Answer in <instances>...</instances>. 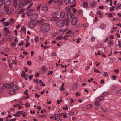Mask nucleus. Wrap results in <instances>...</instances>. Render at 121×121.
I'll use <instances>...</instances> for the list:
<instances>
[{"instance_id":"nucleus-28","label":"nucleus","mask_w":121,"mask_h":121,"mask_svg":"<svg viewBox=\"0 0 121 121\" xmlns=\"http://www.w3.org/2000/svg\"><path fill=\"white\" fill-rule=\"evenodd\" d=\"M101 109L102 111L104 112H108V111L107 110L106 108H104L102 107H101Z\"/></svg>"},{"instance_id":"nucleus-38","label":"nucleus","mask_w":121,"mask_h":121,"mask_svg":"<svg viewBox=\"0 0 121 121\" xmlns=\"http://www.w3.org/2000/svg\"><path fill=\"white\" fill-rule=\"evenodd\" d=\"M41 4H40L37 6V10L38 11H39L40 9V7L41 6Z\"/></svg>"},{"instance_id":"nucleus-63","label":"nucleus","mask_w":121,"mask_h":121,"mask_svg":"<svg viewBox=\"0 0 121 121\" xmlns=\"http://www.w3.org/2000/svg\"><path fill=\"white\" fill-rule=\"evenodd\" d=\"M53 2V0H50L48 1V3L49 4H51Z\"/></svg>"},{"instance_id":"nucleus-15","label":"nucleus","mask_w":121,"mask_h":121,"mask_svg":"<svg viewBox=\"0 0 121 121\" xmlns=\"http://www.w3.org/2000/svg\"><path fill=\"white\" fill-rule=\"evenodd\" d=\"M23 111H17V116L18 117H20V116L23 113Z\"/></svg>"},{"instance_id":"nucleus-14","label":"nucleus","mask_w":121,"mask_h":121,"mask_svg":"<svg viewBox=\"0 0 121 121\" xmlns=\"http://www.w3.org/2000/svg\"><path fill=\"white\" fill-rule=\"evenodd\" d=\"M90 5L92 7H93L96 6V4L95 1L92 2L90 3Z\"/></svg>"},{"instance_id":"nucleus-44","label":"nucleus","mask_w":121,"mask_h":121,"mask_svg":"<svg viewBox=\"0 0 121 121\" xmlns=\"http://www.w3.org/2000/svg\"><path fill=\"white\" fill-rule=\"evenodd\" d=\"M116 92L118 94H121V89L117 91Z\"/></svg>"},{"instance_id":"nucleus-6","label":"nucleus","mask_w":121,"mask_h":121,"mask_svg":"<svg viewBox=\"0 0 121 121\" xmlns=\"http://www.w3.org/2000/svg\"><path fill=\"white\" fill-rule=\"evenodd\" d=\"M66 34H68V35L69 37H70L73 36L74 35V33L73 32H71L70 30H69L67 32Z\"/></svg>"},{"instance_id":"nucleus-2","label":"nucleus","mask_w":121,"mask_h":121,"mask_svg":"<svg viewBox=\"0 0 121 121\" xmlns=\"http://www.w3.org/2000/svg\"><path fill=\"white\" fill-rule=\"evenodd\" d=\"M37 22L36 21H33L30 20L28 23L31 29L33 28L37 24Z\"/></svg>"},{"instance_id":"nucleus-61","label":"nucleus","mask_w":121,"mask_h":121,"mask_svg":"<svg viewBox=\"0 0 121 121\" xmlns=\"http://www.w3.org/2000/svg\"><path fill=\"white\" fill-rule=\"evenodd\" d=\"M39 73H37L36 74H35V77H37L39 76Z\"/></svg>"},{"instance_id":"nucleus-16","label":"nucleus","mask_w":121,"mask_h":121,"mask_svg":"<svg viewBox=\"0 0 121 121\" xmlns=\"http://www.w3.org/2000/svg\"><path fill=\"white\" fill-rule=\"evenodd\" d=\"M5 88H11V86L9 84H3Z\"/></svg>"},{"instance_id":"nucleus-40","label":"nucleus","mask_w":121,"mask_h":121,"mask_svg":"<svg viewBox=\"0 0 121 121\" xmlns=\"http://www.w3.org/2000/svg\"><path fill=\"white\" fill-rule=\"evenodd\" d=\"M94 72L96 73H100V72L99 70H97L95 68H94Z\"/></svg>"},{"instance_id":"nucleus-32","label":"nucleus","mask_w":121,"mask_h":121,"mask_svg":"<svg viewBox=\"0 0 121 121\" xmlns=\"http://www.w3.org/2000/svg\"><path fill=\"white\" fill-rule=\"evenodd\" d=\"M97 14L100 15V17H102V15L101 14V11H97Z\"/></svg>"},{"instance_id":"nucleus-42","label":"nucleus","mask_w":121,"mask_h":121,"mask_svg":"<svg viewBox=\"0 0 121 121\" xmlns=\"http://www.w3.org/2000/svg\"><path fill=\"white\" fill-rule=\"evenodd\" d=\"M108 43H109V44L110 46H112L113 45V42L112 41H109Z\"/></svg>"},{"instance_id":"nucleus-22","label":"nucleus","mask_w":121,"mask_h":121,"mask_svg":"<svg viewBox=\"0 0 121 121\" xmlns=\"http://www.w3.org/2000/svg\"><path fill=\"white\" fill-rule=\"evenodd\" d=\"M65 9L66 10L67 12L69 13L71 11L70 10L71 9L70 8L68 7H67Z\"/></svg>"},{"instance_id":"nucleus-64","label":"nucleus","mask_w":121,"mask_h":121,"mask_svg":"<svg viewBox=\"0 0 121 121\" xmlns=\"http://www.w3.org/2000/svg\"><path fill=\"white\" fill-rule=\"evenodd\" d=\"M5 20V18H2L1 20H0V21L1 22H4Z\"/></svg>"},{"instance_id":"nucleus-49","label":"nucleus","mask_w":121,"mask_h":121,"mask_svg":"<svg viewBox=\"0 0 121 121\" xmlns=\"http://www.w3.org/2000/svg\"><path fill=\"white\" fill-rule=\"evenodd\" d=\"M39 82L41 86L42 85V84H43V83L42 82V81L41 80H39Z\"/></svg>"},{"instance_id":"nucleus-55","label":"nucleus","mask_w":121,"mask_h":121,"mask_svg":"<svg viewBox=\"0 0 121 121\" xmlns=\"http://www.w3.org/2000/svg\"><path fill=\"white\" fill-rule=\"evenodd\" d=\"M69 0H64V2L65 3L68 4L69 2Z\"/></svg>"},{"instance_id":"nucleus-39","label":"nucleus","mask_w":121,"mask_h":121,"mask_svg":"<svg viewBox=\"0 0 121 121\" xmlns=\"http://www.w3.org/2000/svg\"><path fill=\"white\" fill-rule=\"evenodd\" d=\"M42 69L43 71H46L47 69V68L45 66H43L42 67Z\"/></svg>"},{"instance_id":"nucleus-8","label":"nucleus","mask_w":121,"mask_h":121,"mask_svg":"<svg viewBox=\"0 0 121 121\" xmlns=\"http://www.w3.org/2000/svg\"><path fill=\"white\" fill-rule=\"evenodd\" d=\"M78 87V83L76 82L72 86V89L74 90H76Z\"/></svg>"},{"instance_id":"nucleus-59","label":"nucleus","mask_w":121,"mask_h":121,"mask_svg":"<svg viewBox=\"0 0 121 121\" xmlns=\"http://www.w3.org/2000/svg\"><path fill=\"white\" fill-rule=\"evenodd\" d=\"M24 44V43L23 41H21V43H19L18 44L19 45V46L23 45Z\"/></svg>"},{"instance_id":"nucleus-50","label":"nucleus","mask_w":121,"mask_h":121,"mask_svg":"<svg viewBox=\"0 0 121 121\" xmlns=\"http://www.w3.org/2000/svg\"><path fill=\"white\" fill-rule=\"evenodd\" d=\"M108 17H111L113 16L112 14V13H109L108 14Z\"/></svg>"},{"instance_id":"nucleus-57","label":"nucleus","mask_w":121,"mask_h":121,"mask_svg":"<svg viewBox=\"0 0 121 121\" xmlns=\"http://www.w3.org/2000/svg\"><path fill=\"white\" fill-rule=\"evenodd\" d=\"M72 10L73 11L74 13H75L76 12V9L75 8H73L72 9Z\"/></svg>"},{"instance_id":"nucleus-9","label":"nucleus","mask_w":121,"mask_h":121,"mask_svg":"<svg viewBox=\"0 0 121 121\" xmlns=\"http://www.w3.org/2000/svg\"><path fill=\"white\" fill-rule=\"evenodd\" d=\"M4 3L5 5L7 6L10 5L11 4L10 0H5L4 1Z\"/></svg>"},{"instance_id":"nucleus-35","label":"nucleus","mask_w":121,"mask_h":121,"mask_svg":"<svg viewBox=\"0 0 121 121\" xmlns=\"http://www.w3.org/2000/svg\"><path fill=\"white\" fill-rule=\"evenodd\" d=\"M109 93L108 92H104L103 93V95H108Z\"/></svg>"},{"instance_id":"nucleus-1","label":"nucleus","mask_w":121,"mask_h":121,"mask_svg":"<svg viewBox=\"0 0 121 121\" xmlns=\"http://www.w3.org/2000/svg\"><path fill=\"white\" fill-rule=\"evenodd\" d=\"M50 30L49 25L48 23H44L40 27V30L42 32H47Z\"/></svg>"},{"instance_id":"nucleus-53","label":"nucleus","mask_w":121,"mask_h":121,"mask_svg":"<svg viewBox=\"0 0 121 121\" xmlns=\"http://www.w3.org/2000/svg\"><path fill=\"white\" fill-rule=\"evenodd\" d=\"M112 77L113 78V80H115L117 77V76L115 75H113L112 76Z\"/></svg>"},{"instance_id":"nucleus-5","label":"nucleus","mask_w":121,"mask_h":121,"mask_svg":"<svg viewBox=\"0 0 121 121\" xmlns=\"http://www.w3.org/2000/svg\"><path fill=\"white\" fill-rule=\"evenodd\" d=\"M38 17V15L37 14L35 13L32 15L30 17V20L33 21H35V19Z\"/></svg>"},{"instance_id":"nucleus-54","label":"nucleus","mask_w":121,"mask_h":121,"mask_svg":"<svg viewBox=\"0 0 121 121\" xmlns=\"http://www.w3.org/2000/svg\"><path fill=\"white\" fill-rule=\"evenodd\" d=\"M110 38L111 39H112L114 38V36L112 35H110L109 36Z\"/></svg>"},{"instance_id":"nucleus-23","label":"nucleus","mask_w":121,"mask_h":121,"mask_svg":"<svg viewBox=\"0 0 121 121\" xmlns=\"http://www.w3.org/2000/svg\"><path fill=\"white\" fill-rule=\"evenodd\" d=\"M13 89L15 90H18V88L17 87V85L15 84H14L12 87Z\"/></svg>"},{"instance_id":"nucleus-52","label":"nucleus","mask_w":121,"mask_h":121,"mask_svg":"<svg viewBox=\"0 0 121 121\" xmlns=\"http://www.w3.org/2000/svg\"><path fill=\"white\" fill-rule=\"evenodd\" d=\"M14 82H12L10 83L9 84L11 86V87L12 86H13L14 85Z\"/></svg>"},{"instance_id":"nucleus-10","label":"nucleus","mask_w":121,"mask_h":121,"mask_svg":"<svg viewBox=\"0 0 121 121\" xmlns=\"http://www.w3.org/2000/svg\"><path fill=\"white\" fill-rule=\"evenodd\" d=\"M104 96L98 97L96 99V101L100 102L102 100H104Z\"/></svg>"},{"instance_id":"nucleus-13","label":"nucleus","mask_w":121,"mask_h":121,"mask_svg":"<svg viewBox=\"0 0 121 121\" xmlns=\"http://www.w3.org/2000/svg\"><path fill=\"white\" fill-rule=\"evenodd\" d=\"M62 0H53V1L55 3L58 2L59 5H61L62 3Z\"/></svg>"},{"instance_id":"nucleus-25","label":"nucleus","mask_w":121,"mask_h":121,"mask_svg":"<svg viewBox=\"0 0 121 121\" xmlns=\"http://www.w3.org/2000/svg\"><path fill=\"white\" fill-rule=\"evenodd\" d=\"M63 38V37L62 36H60L56 38V39L58 40H60L61 39Z\"/></svg>"},{"instance_id":"nucleus-7","label":"nucleus","mask_w":121,"mask_h":121,"mask_svg":"<svg viewBox=\"0 0 121 121\" xmlns=\"http://www.w3.org/2000/svg\"><path fill=\"white\" fill-rule=\"evenodd\" d=\"M77 17H75L72 19L71 23L73 25L76 24L77 23Z\"/></svg>"},{"instance_id":"nucleus-34","label":"nucleus","mask_w":121,"mask_h":121,"mask_svg":"<svg viewBox=\"0 0 121 121\" xmlns=\"http://www.w3.org/2000/svg\"><path fill=\"white\" fill-rule=\"evenodd\" d=\"M5 37L6 39L8 40L9 41H10L11 40V38H10L9 37V36L7 35L5 36Z\"/></svg>"},{"instance_id":"nucleus-51","label":"nucleus","mask_w":121,"mask_h":121,"mask_svg":"<svg viewBox=\"0 0 121 121\" xmlns=\"http://www.w3.org/2000/svg\"><path fill=\"white\" fill-rule=\"evenodd\" d=\"M27 64L28 65H30L31 64V62L30 61H28L27 62Z\"/></svg>"},{"instance_id":"nucleus-11","label":"nucleus","mask_w":121,"mask_h":121,"mask_svg":"<svg viewBox=\"0 0 121 121\" xmlns=\"http://www.w3.org/2000/svg\"><path fill=\"white\" fill-rule=\"evenodd\" d=\"M48 9V7L47 6H42V8H41V10L44 11H47Z\"/></svg>"},{"instance_id":"nucleus-18","label":"nucleus","mask_w":121,"mask_h":121,"mask_svg":"<svg viewBox=\"0 0 121 121\" xmlns=\"http://www.w3.org/2000/svg\"><path fill=\"white\" fill-rule=\"evenodd\" d=\"M15 91L13 90H11L9 91V93L11 95H13L15 93Z\"/></svg>"},{"instance_id":"nucleus-45","label":"nucleus","mask_w":121,"mask_h":121,"mask_svg":"<svg viewBox=\"0 0 121 121\" xmlns=\"http://www.w3.org/2000/svg\"><path fill=\"white\" fill-rule=\"evenodd\" d=\"M115 7L114 6H112V7H111L110 8V10L111 11H112L114 10V8H115Z\"/></svg>"},{"instance_id":"nucleus-36","label":"nucleus","mask_w":121,"mask_h":121,"mask_svg":"<svg viewBox=\"0 0 121 121\" xmlns=\"http://www.w3.org/2000/svg\"><path fill=\"white\" fill-rule=\"evenodd\" d=\"M3 24L6 26H7L9 25V23L8 22H4L3 23Z\"/></svg>"},{"instance_id":"nucleus-4","label":"nucleus","mask_w":121,"mask_h":121,"mask_svg":"<svg viewBox=\"0 0 121 121\" xmlns=\"http://www.w3.org/2000/svg\"><path fill=\"white\" fill-rule=\"evenodd\" d=\"M57 26L59 27H61L64 26L65 24V22L62 20H59L56 22Z\"/></svg>"},{"instance_id":"nucleus-27","label":"nucleus","mask_w":121,"mask_h":121,"mask_svg":"<svg viewBox=\"0 0 121 121\" xmlns=\"http://www.w3.org/2000/svg\"><path fill=\"white\" fill-rule=\"evenodd\" d=\"M5 10L6 11H8L9 10V7L4 6Z\"/></svg>"},{"instance_id":"nucleus-24","label":"nucleus","mask_w":121,"mask_h":121,"mask_svg":"<svg viewBox=\"0 0 121 121\" xmlns=\"http://www.w3.org/2000/svg\"><path fill=\"white\" fill-rule=\"evenodd\" d=\"M92 105L91 104H88L86 106V108L87 109L90 108L92 106Z\"/></svg>"},{"instance_id":"nucleus-17","label":"nucleus","mask_w":121,"mask_h":121,"mask_svg":"<svg viewBox=\"0 0 121 121\" xmlns=\"http://www.w3.org/2000/svg\"><path fill=\"white\" fill-rule=\"evenodd\" d=\"M88 3L86 2H84L83 3V6L85 8L87 7L88 5Z\"/></svg>"},{"instance_id":"nucleus-47","label":"nucleus","mask_w":121,"mask_h":121,"mask_svg":"<svg viewBox=\"0 0 121 121\" xmlns=\"http://www.w3.org/2000/svg\"><path fill=\"white\" fill-rule=\"evenodd\" d=\"M30 45V44L28 42H27L26 43V44L25 45V46L26 47H27Z\"/></svg>"},{"instance_id":"nucleus-41","label":"nucleus","mask_w":121,"mask_h":121,"mask_svg":"<svg viewBox=\"0 0 121 121\" xmlns=\"http://www.w3.org/2000/svg\"><path fill=\"white\" fill-rule=\"evenodd\" d=\"M119 69H116L114 70V72L117 74L119 73Z\"/></svg>"},{"instance_id":"nucleus-20","label":"nucleus","mask_w":121,"mask_h":121,"mask_svg":"<svg viewBox=\"0 0 121 121\" xmlns=\"http://www.w3.org/2000/svg\"><path fill=\"white\" fill-rule=\"evenodd\" d=\"M13 4L14 7H16L18 4L17 1V0H14Z\"/></svg>"},{"instance_id":"nucleus-12","label":"nucleus","mask_w":121,"mask_h":121,"mask_svg":"<svg viewBox=\"0 0 121 121\" xmlns=\"http://www.w3.org/2000/svg\"><path fill=\"white\" fill-rule=\"evenodd\" d=\"M28 16H29L33 13L32 9H29L26 12Z\"/></svg>"},{"instance_id":"nucleus-60","label":"nucleus","mask_w":121,"mask_h":121,"mask_svg":"<svg viewBox=\"0 0 121 121\" xmlns=\"http://www.w3.org/2000/svg\"><path fill=\"white\" fill-rule=\"evenodd\" d=\"M26 113H25V112H24V113H22V116L23 117H25L26 116Z\"/></svg>"},{"instance_id":"nucleus-43","label":"nucleus","mask_w":121,"mask_h":121,"mask_svg":"<svg viewBox=\"0 0 121 121\" xmlns=\"http://www.w3.org/2000/svg\"><path fill=\"white\" fill-rule=\"evenodd\" d=\"M70 15V17L71 18H72L74 17V15L73 13H69Z\"/></svg>"},{"instance_id":"nucleus-48","label":"nucleus","mask_w":121,"mask_h":121,"mask_svg":"<svg viewBox=\"0 0 121 121\" xmlns=\"http://www.w3.org/2000/svg\"><path fill=\"white\" fill-rule=\"evenodd\" d=\"M33 3H31L27 8V9H29L30 8L33 4Z\"/></svg>"},{"instance_id":"nucleus-3","label":"nucleus","mask_w":121,"mask_h":121,"mask_svg":"<svg viewBox=\"0 0 121 121\" xmlns=\"http://www.w3.org/2000/svg\"><path fill=\"white\" fill-rule=\"evenodd\" d=\"M28 0H25L24 1H22L21 3H19L18 5L19 7H22L23 6L27 4L28 3H30V2H28Z\"/></svg>"},{"instance_id":"nucleus-21","label":"nucleus","mask_w":121,"mask_h":121,"mask_svg":"<svg viewBox=\"0 0 121 121\" xmlns=\"http://www.w3.org/2000/svg\"><path fill=\"white\" fill-rule=\"evenodd\" d=\"M58 19L57 17H51L50 18V20L51 21H55L57 20Z\"/></svg>"},{"instance_id":"nucleus-62","label":"nucleus","mask_w":121,"mask_h":121,"mask_svg":"<svg viewBox=\"0 0 121 121\" xmlns=\"http://www.w3.org/2000/svg\"><path fill=\"white\" fill-rule=\"evenodd\" d=\"M22 30L23 31L26 32V28L24 27H23L22 28Z\"/></svg>"},{"instance_id":"nucleus-26","label":"nucleus","mask_w":121,"mask_h":121,"mask_svg":"<svg viewBox=\"0 0 121 121\" xmlns=\"http://www.w3.org/2000/svg\"><path fill=\"white\" fill-rule=\"evenodd\" d=\"M70 3L72 4H75V0H69Z\"/></svg>"},{"instance_id":"nucleus-30","label":"nucleus","mask_w":121,"mask_h":121,"mask_svg":"<svg viewBox=\"0 0 121 121\" xmlns=\"http://www.w3.org/2000/svg\"><path fill=\"white\" fill-rule=\"evenodd\" d=\"M34 39L35 42L37 43V42L39 41L38 37L37 36L36 37H35Z\"/></svg>"},{"instance_id":"nucleus-29","label":"nucleus","mask_w":121,"mask_h":121,"mask_svg":"<svg viewBox=\"0 0 121 121\" xmlns=\"http://www.w3.org/2000/svg\"><path fill=\"white\" fill-rule=\"evenodd\" d=\"M54 117H59L62 116V115H61V114H54Z\"/></svg>"},{"instance_id":"nucleus-37","label":"nucleus","mask_w":121,"mask_h":121,"mask_svg":"<svg viewBox=\"0 0 121 121\" xmlns=\"http://www.w3.org/2000/svg\"><path fill=\"white\" fill-rule=\"evenodd\" d=\"M99 102H98V101H96L95 102L94 104L96 106H98L99 105Z\"/></svg>"},{"instance_id":"nucleus-56","label":"nucleus","mask_w":121,"mask_h":121,"mask_svg":"<svg viewBox=\"0 0 121 121\" xmlns=\"http://www.w3.org/2000/svg\"><path fill=\"white\" fill-rule=\"evenodd\" d=\"M3 4V3L2 0H0V6H2Z\"/></svg>"},{"instance_id":"nucleus-31","label":"nucleus","mask_w":121,"mask_h":121,"mask_svg":"<svg viewBox=\"0 0 121 121\" xmlns=\"http://www.w3.org/2000/svg\"><path fill=\"white\" fill-rule=\"evenodd\" d=\"M65 16V14L64 13L61 12L60 13V16L61 18H63Z\"/></svg>"},{"instance_id":"nucleus-58","label":"nucleus","mask_w":121,"mask_h":121,"mask_svg":"<svg viewBox=\"0 0 121 121\" xmlns=\"http://www.w3.org/2000/svg\"><path fill=\"white\" fill-rule=\"evenodd\" d=\"M68 37H69L68 35H66L64 36V37H63V38L65 39V40H67V39Z\"/></svg>"},{"instance_id":"nucleus-33","label":"nucleus","mask_w":121,"mask_h":121,"mask_svg":"<svg viewBox=\"0 0 121 121\" xmlns=\"http://www.w3.org/2000/svg\"><path fill=\"white\" fill-rule=\"evenodd\" d=\"M25 72L24 71H22L21 74V77H24L25 75Z\"/></svg>"},{"instance_id":"nucleus-19","label":"nucleus","mask_w":121,"mask_h":121,"mask_svg":"<svg viewBox=\"0 0 121 121\" xmlns=\"http://www.w3.org/2000/svg\"><path fill=\"white\" fill-rule=\"evenodd\" d=\"M116 9L117 8L118 9H119L121 8V4H118L116 5Z\"/></svg>"},{"instance_id":"nucleus-46","label":"nucleus","mask_w":121,"mask_h":121,"mask_svg":"<svg viewBox=\"0 0 121 121\" xmlns=\"http://www.w3.org/2000/svg\"><path fill=\"white\" fill-rule=\"evenodd\" d=\"M69 114L71 116L73 115L74 114V113L73 112L70 111L69 113Z\"/></svg>"}]
</instances>
